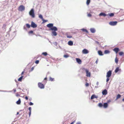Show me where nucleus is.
Returning <instances> with one entry per match:
<instances>
[{
  "label": "nucleus",
  "instance_id": "1",
  "mask_svg": "<svg viewBox=\"0 0 124 124\" xmlns=\"http://www.w3.org/2000/svg\"><path fill=\"white\" fill-rule=\"evenodd\" d=\"M51 30L52 31V36H55L57 35V34L56 31L57 30V28L56 27H54L53 28L51 29Z\"/></svg>",
  "mask_w": 124,
  "mask_h": 124
},
{
  "label": "nucleus",
  "instance_id": "2",
  "mask_svg": "<svg viewBox=\"0 0 124 124\" xmlns=\"http://www.w3.org/2000/svg\"><path fill=\"white\" fill-rule=\"evenodd\" d=\"M29 15L32 18H34L35 17V14L33 8L31 9L29 12Z\"/></svg>",
  "mask_w": 124,
  "mask_h": 124
},
{
  "label": "nucleus",
  "instance_id": "3",
  "mask_svg": "<svg viewBox=\"0 0 124 124\" xmlns=\"http://www.w3.org/2000/svg\"><path fill=\"white\" fill-rule=\"evenodd\" d=\"M25 9V7L23 5H21L18 7V10L19 11H23Z\"/></svg>",
  "mask_w": 124,
  "mask_h": 124
},
{
  "label": "nucleus",
  "instance_id": "4",
  "mask_svg": "<svg viewBox=\"0 0 124 124\" xmlns=\"http://www.w3.org/2000/svg\"><path fill=\"white\" fill-rule=\"evenodd\" d=\"M117 23V22L116 21H111L109 22V23L110 25L114 26L116 25Z\"/></svg>",
  "mask_w": 124,
  "mask_h": 124
},
{
  "label": "nucleus",
  "instance_id": "5",
  "mask_svg": "<svg viewBox=\"0 0 124 124\" xmlns=\"http://www.w3.org/2000/svg\"><path fill=\"white\" fill-rule=\"evenodd\" d=\"M38 87L40 89H44V86L43 84L40 82H39L38 83Z\"/></svg>",
  "mask_w": 124,
  "mask_h": 124
},
{
  "label": "nucleus",
  "instance_id": "6",
  "mask_svg": "<svg viewBox=\"0 0 124 124\" xmlns=\"http://www.w3.org/2000/svg\"><path fill=\"white\" fill-rule=\"evenodd\" d=\"M46 26L47 27L50 28V30H51V29L53 28L54 27H56L53 26V24L52 23H50L48 24Z\"/></svg>",
  "mask_w": 124,
  "mask_h": 124
},
{
  "label": "nucleus",
  "instance_id": "7",
  "mask_svg": "<svg viewBox=\"0 0 124 124\" xmlns=\"http://www.w3.org/2000/svg\"><path fill=\"white\" fill-rule=\"evenodd\" d=\"M112 74V71L111 70H109L107 72V75L106 76V77L110 78Z\"/></svg>",
  "mask_w": 124,
  "mask_h": 124
},
{
  "label": "nucleus",
  "instance_id": "8",
  "mask_svg": "<svg viewBox=\"0 0 124 124\" xmlns=\"http://www.w3.org/2000/svg\"><path fill=\"white\" fill-rule=\"evenodd\" d=\"M31 26L33 28H35L37 27V25L34 22L32 21L31 23Z\"/></svg>",
  "mask_w": 124,
  "mask_h": 124
},
{
  "label": "nucleus",
  "instance_id": "9",
  "mask_svg": "<svg viewBox=\"0 0 124 124\" xmlns=\"http://www.w3.org/2000/svg\"><path fill=\"white\" fill-rule=\"evenodd\" d=\"M121 69L119 67H117L116 68L115 71V73H117L118 72H121Z\"/></svg>",
  "mask_w": 124,
  "mask_h": 124
},
{
  "label": "nucleus",
  "instance_id": "10",
  "mask_svg": "<svg viewBox=\"0 0 124 124\" xmlns=\"http://www.w3.org/2000/svg\"><path fill=\"white\" fill-rule=\"evenodd\" d=\"M88 50L85 49H84L82 51V53L83 54H86L89 53Z\"/></svg>",
  "mask_w": 124,
  "mask_h": 124
},
{
  "label": "nucleus",
  "instance_id": "11",
  "mask_svg": "<svg viewBox=\"0 0 124 124\" xmlns=\"http://www.w3.org/2000/svg\"><path fill=\"white\" fill-rule=\"evenodd\" d=\"M99 16H103L105 17L107 16V14L103 12H102L99 14Z\"/></svg>",
  "mask_w": 124,
  "mask_h": 124
},
{
  "label": "nucleus",
  "instance_id": "12",
  "mask_svg": "<svg viewBox=\"0 0 124 124\" xmlns=\"http://www.w3.org/2000/svg\"><path fill=\"white\" fill-rule=\"evenodd\" d=\"M90 31L92 33H95L96 31L95 29L94 28H91L90 29Z\"/></svg>",
  "mask_w": 124,
  "mask_h": 124
},
{
  "label": "nucleus",
  "instance_id": "13",
  "mask_svg": "<svg viewBox=\"0 0 124 124\" xmlns=\"http://www.w3.org/2000/svg\"><path fill=\"white\" fill-rule=\"evenodd\" d=\"M76 59L77 62L79 64H81L82 61L79 58H76Z\"/></svg>",
  "mask_w": 124,
  "mask_h": 124
},
{
  "label": "nucleus",
  "instance_id": "14",
  "mask_svg": "<svg viewBox=\"0 0 124 124\" xmlns=\"http://www.w3.org/2000/svg\"><path fill=\"white\" fill-rule=\"evenodd\" d=\"M102 94L103 95H106L107 93V91L106 89H105L102 92Z\"/></svg>",
  "mask_w": 124,
  "mask_h": 124
},
{
  "label": "nucleus",
  "instance_id": "15",
  "mask_svg": "<svg viewBox=\"0 0 124 124\" xmlns=\"http://www.w3.org/2000/svg\"><path fill=\"white\" fill-rule=\"evenodd\" d=\"M98 97V96H96L94 94L91 97V100H93L94 98H97Z\"/></svg>",
  "mask_w": 124,
  "mask_h": 124
},
{
  "label": "nucleus",
  "instance_id": "16",
  "mask_svg": "<svg viewBox=\"0 0 124 124\" xmlns=\"http://www.w3.org/2000/svg\"><path fill=\"white\" fill-rule=\"evenodd\" d=\"M114 13H109L107 15V16L108 17L109 16L110 17H112L114 16Z\"/></svg>",
  "mask_w": 124,
  "mask_h": 124
},
{
  "label": "nucleus",
  "instance_id": "17",
  "mask_svg": "<svg viewBox=\"0 0 124 124\" xmlns=\"http://www.w3.org/2000/svg\"><path fill=\"white\" fill-rule=\"evenodd\" d=\"M86 76L87 77H90L91 76V73L90 72H89V70H88L86 72Z\"/></svg>",
  "mask_w": 124,
  "mask_h": 124
},
{
  "label": "nucleus",
  "instance_id": "18",
  "mask_svg": "<svg viewBox=\"0 0 124 124\" xmlns=\"http://www.w3.org/2000/svg\"><path fill=\"white\" fill-rule=\"evenodd\" d=\"M113 51H114L116 53H117L119 50V48L117 47L113 49Z\"/></svg>",
  "mask_w": 124,
  "mask_h": 124
},
{
  "label": "nucleus",
  "instance_id": "19",
  "mask_svg": "<svg viewBox=\"0 0 124 124\" xmlns=\"http://www.w3.org/2000/svg\"><path fill=\"white\" fill-rule=\"evenodd\" d=\"M68 45L70 46H72L73 45V42L71 41H70L68 42Z\"/></svg>",
  "mask_w": 124,
  "mask_h": 124
},
{
  "label": "nucleus",
  "instance_id": "20",
  "mask_svg": "<svg viewBox=\"0 0 124 124\" xmlns=\"http://www.w3.org/2000/svg\"><path fill=\"white\" fill-rule=\"evenodd\" d=\"M98 53L99 55L100 56H102L103 55L102 52L101 50H99L98 51Z\"/></svg>",
  "mask_w": 124,
  "mask_h": 124
},
{
  "label": "nucleus",
  "instance_id": "21",
  "mask_svg": "<svg viewBox=\"0 0 124 124\" xmlns=\"http://www.w3.org/2000/svg\"><path fill=\"white\" fill-rule=\"evenodd\" d=\"M82 69L83 72H87L88 70L87 69L84 68H82Z\"/></svg>",
  "mask_w": 124,
  "mask_h": 124
},
{
  "label": "nucleus",
  "instance_id": "22",
  "mask_svg": "<svg viewBox=\"0 0 124 124\" xmlns=\"http://www.w3.org/2000/svg\"><path fill=\"white\" fill-rule=\"evenodd\" d=\"M103 107L104 108H107L108 106V104L107 103H104L103 104Z\"/></svg>",
  "mask_w": 124,
  "mask_h": 124
},
{
  "label": "nucleus",
  "instance_id": "23",
  "mask_svg": "<svg viewBox=\"0 0 124 124\" xmlns=\"http://www.w3.org/2000/svg\"><path fill=\"white\" fill-rule=\"evenodd\" d=\"M21 103V99L20 98H19L18 100L16 102V103L17 104L19 105Z\"/></svg>",
  "mask_w": 124,
  "mask_h": 124
},
{
  "label": "nucleus",
  "instance_id": "24",
  "mask_svg": "<svg viewBox=\"0 0 124 124\" xmlns=\"http://www.w3.org/2000/svg\"><path fill=\"white\" fill-rule=\"evenodd\" d=\"M121 95H120V94H118L115 100L116 101V100L120 98V97H121Z\"/></svg>",
  "mask_w": 124,
  "mask_h": 124
},
{
  "label": "nucleus",
  "instance_id": "25",
  "mask_svg": "<svg viewBox=\"0 0 124 124\" xmlns=\"http://www.w3.org/2000/svg\"><path fill=\"white\" fill-rule=\"evenodd\" d=\"M12 91H6V90H0V92H12Z\"/></svg>",
  "mask_w": 124,
  "mask_h": 124
},
{
  "label": "nucleus",
  "instance_id": "26",
  "mask_svg": "<svg viewBox=\"0 0 124 124\" xmlns=\"http://www.w3.org/2000/svg\"><path fill=\"white\" fill-rule=\"evenodd\" d=\"M109 51L108 50H106L104 51V53L105 54H107L110 53Z\"/></svg>",
  "mask_w": 124,
  "mask_h": 124
},
{
  "label": "nucleus",
  "instance_id": "27",
  "mask_svg": "<svg viewBox=\"0 0 124 124\" xmlns=\"http://www.w3.org/2000/svg\"><path fill=\"white\" fill-rule=\"evenodd\" d=\"M49 81H54V78H52L51 77H50L49 78Z\"/></svg>",
  "mask_w": 124,
  "mask_h": 124
},
{
  "label": "nucleus",
  "instance_id": "28",
  "mask_svg": "<svg viewBox=\"0 0 124 124\" xmlns=\"http://www.w3.org/2000/svg\"><path fill=\"white\" fill-rule=\"evenodd\" d=\"M81 30L83 31H84L86 32L87 33H88V31L86 29H85L84 28L82 29H81Z\"/></svg>",
  "mask_w": 124,
  "mask_h": 124
},
{
  "label": "nucleus",
  "instance_id": "29",
  "mask_svg": "<svg viewBox=\"0 0 124 124\" xmlns=\"http://www.w3.org/2000/svg\"><path fill=\"white\" fill-rule=\"evenodd\" d=\"M23 76H22L21 77L18 79V81H22V80L23 78Z\"/></svg>",
  "mask_w": 124,
  "mask_h": 124
},
{
  "label": "nucleus",
  "instance_id": "30",
  "mask_svg": "<svg viewBox=\"0 0 124 124\" xmlns=\"http://www.w3.org/2000/svg\"><path fill=\"white\" fill-rule=\"evenodd\" d=\"M39 17L42 20L43 19V16L41 14H40L39 15Z\"/></svg>",
  "mask_w": 124,
  "mask_h": 124
},
{
  "label": "nucleus",
  "instance_id": "31",
  "mask_svg": "<svg viewBox=\"0 0 124 124\" xmlns=\"http://www.w3.org/2000/svg\"><path fill=\"white\" fill-rule=\"evenodd\" d=\"M42 54L45 56H46L48 54L46 52H43L42 53Z\"/></svg>",
  "mask_w": 124,
  "mask_h": 124
},
{
  "label": "nucleus",
  "instance_id": "32",
  "mask_svg": "<svg viewBox=\"0 0 124 124\" xmlns=\"http://www.w3.org/2000/svg\"><path fill=\"white\" fill-rule=\"evenodd\" d=\"M90 2V0H87L86 1V4L87 5L89 4Z\"/></svg>",
  "mask_w": 124,
  "mask_h": 124
},
{
  "label": "nucleus",
  "instance_id": "33",
  "mask_svg": "<svg viewBox=\"0 0 124 124\" xmlns=\"http://www.w3.org/2000/svg\"><path fill=\"white\" fill-rule=\"evenodd\" d=\"M26 26L28 28H29L30 27V25L28 23L26 24Z\"/></svg>",
  "mask_w": 124,
  "mask_h": 124
},
{
  "label": "nucleus",
  "instance_id": "34",
  "mask_svg": "<svg viewBox=\"0 0 124 124\" xmlns=\"http://www.w3.org/2000/svg\"><path fill=\"white\" fill-rule=\"evenodd\" d=\"M98 105L99 107H102V106H103V105L102 103H100Z\"/></svg>",
  "mask_w": 124,
  "mask_h": 124
},
{
  "label": "nucleus",
  "instance_id": "35",
  "mask_svg": "<svg viewBox=\"0 0 124 124\" xmlns=\"http://www.w3.org/2000/svg\"><path fill=\"white\" fill-rule=\"evenodd\" d=\"M118 60L117 59V57H116L115 59V62L117 63H118Z\"/></svg>",
  "mask_w": 124,
  "mask_h": 124
},
{
  "label": "nucleus",
  "instance_id": "36",
  "mask_svg": "<svg viewBox=\"0 0 124 124\" xmlns=\"http://www.w3.org/2000/svg\"><path fill=\"white\" fill-rule=\"evenodd\" d=\"M124 54V53L122 52H120L119 53V54L120 56Z\"/></svg>",
  "mask_w": 124,
  "mask_h": 124
},
{
  "label": "nucleus",
  "instance_id": "37",
  "mask_svg": "<svg viewBox=\"0 0 124 124\" xmlns=\"http://www.w3.org/2000/svg\"><path fill=\"white\" fill-rule=\"evenodd\" d=\"M47 78L46 77L44 79V80H45L44 81H43V82H44V83L45 84H46V82H47Z\"/></svg>",
  "mask_w": 124,
  "mask_h": 124
},
{
  "label": "nucleus",
  "instance_id": "38",
  "mask_svg": "<svg viewBox=\"0 0 124 124\" xmlns=\"http://www.w3.org/2000/svg\"><path fill=\"white\" fill-rule=\"evenodd\" d=\"M63 57H64L66 58H67L68 57H69V56L68 55L65 54V55H64Z\"/></svg>",
  "mask_w": 124,
  "mask_h": 124
},
{
  "label": "nucleus",
  "instance_id": "39",
  "mask_svg": "<svg viewBox=\"0 0 124 124\" xmlns=\"http://www.w3.org/2000/svg\"><path fill=\"white\" fill-rule=\"evenodd\" d=\"M43 21V23H45L47 21V20H45L43 19L42 20Z\"/></svg>",
  "mask_w": 124,
  "mask_h": 124
},
{
  "label": "nucleus",
  "instance_id": "40",
  "mask_svg": "<svg viewBox=\"0 0 124 124\" xmlns=\"http://www.w3.org/2000/svg\"><path fill=\"white\" fill-rule=\"evenodd\" d=\"M33 31L32 30L31 31L28 32V34H32L33 33Z\"/></svg>",
  "mask_w": 124,
  "mask_h": 124
},
{
  "label": "nucleus",
  "instance_id": "41",
  "mask_svg": "<svg viewBox=\"0 0 124 124\" xmlns=\"http://www.w3.org/2000/svg\"><path fill=\"white\" fill-rule=\"evenodd\" d=\"M67 38H70L72 37V36L70 35H67Z\"/></svg>",
  "mask_w": 124,
  "mask_h": 124
},
{
  "label": "nucleus",
  "instance_id": "42",
  "mask_svg": "<svg viewBox=\"0 0 124 124\" xmlns=\"http://www.w3.org/2000/svg\"><path fill=\"white\" fill-rule=\"evenodd\" d=\"M92 16V15L90 13H89L87 14V16L88 17H91Z\"/></svg>",
  "mask_w": 124,
  "mask_h": 124
},
{
  "label": "nucleus",
  "instance_id": "43",
  "mask_svg": "<svg viewBox=\"0 0 124 124\" xmlns=\"http://www.w3.org/2000/svg\"><path fill=\"white\" fill-rule=\"evenodd\" d=\"M76 124H82V123L81 122L78 121L76 123Z\"/></svg>",
  "mask_w": 124,
  "mask_h": 124
},
{
  "label": "nucleus",
  "instance_id": "44",
  "mask_svg": "<svg viewBox=\"0 0 124 124\" xmlns=\"http://www.w3.org/2000/svg\"><path fill=\"white\" fill-rule=\"evenodd\" d=\"M29 105H33V103L32 102H30L29 103Z\"/></svg>",
  "mask_w": 124,
  "mask_h": 124
},
{
  "label": "nucleus",
  "instance_id": "45",
  "mask_svg": "<svg viewBox=\"0 0 124 124\" xmlns=\"http://www.w3.org/2000/svg\"><path fill=\"white\" fill-rule=\"evenodd\" d=\"M107 79H106V82H108L109 80V78H108V77H107Z\"/></svg>",
  "mask_w": 124,
  "mask_h": 124
},
{
  "label": "nucleus",
  "instance_id": "46",
  "mask_svg": "<svg viewBox=\"0 0 124 124\" xmlns=\"http://www.w3.org/2000/svg\"><path fill=\"white\" fill-rule=\"evenodd\" d=\"M39 60H37L35 61V63L37 64H38L39 63Z\"/></svg>",
  "mask_w": 124,
  "mask_h": 124
},
{
  "label": "nucleus",
  "instance_id": "47",
  "mask_svg": "<svg viewBox=\"0 0 124 124\" xmlns=\"http://www.w3.org/2000/svg\"><path fill=\"white\" fill-rule=\"evenodd\" d=\"M31 107H29L28 108V110L29 111V112H31Z\"/></svg>",
  "mask_w": 124,
  "mask_h": 124
},
{
  "label": "nucleus",
  "instance_id": "48",
  "mask_svg": "<svg viewBox=\"0 0 124 124\" xmlns=\"http://www.w3.org/2000/svg\"><path fill=\"white\" fill-rule=\"evenodd\" d=\"M34 67H32L31 68V70H30V72H31V71H32L33 70H34Z\"/></svg>",
  "mask_w": 124,
  "mask_h": 124
},
{
  "label": "nucleus",
  "instance_id": "49",
  "mask_svg": "<svg viewBox=\"0 0 124 124\" xmlns=\"http://www.w3.org/2000/svg\"><path fill=\"white\" fill-rule=\"evenodd\" d=\"M23 29L24 30H27V28H26V27L25 26H23Z\"/></svg>",
  "mask_w": 124,
  "mask_h": 124
},
{
  "label": "nucleus",
  "instance_id": "50",
  "mask_svg": "<svg viewBox=\"0 0 124 124\" xmlns=\"http://www.w3.org/2000/svg\"><path fill=\"white\" fill-rule=\"evenodd\" d=\"M89 84L88 83H86V84H85V86H89Z\"/></svg>",
  "mask_w": 124,
  "mask_h": 124
},
{
  "label": "nucleus",
  "instance_id": "51",
  "mask_svg": "<svg viewBox=\"0 0 124 124\" xmlns=\"http://www.w3.org/2000/svg\"><path fill=\"white\" fill-rule=\"evenodd\" d=\"M56 46L57 45V43L56 42H55L53 43Z\"/></svg>",
  "mask_w": 124,
  "mask_h": 124
},
{
  "label": "nucleus",
  "instance_id": "52",
  "mask_svg": "<svg viewBox=\"0 0 124 124\" xmlns=\"http://www.w3.org/2000/svg\"><path fill=\"white\" fill-rule=\"evenodd\" d=\"M95 43H96L97 44H98L99 45V43L98 41H95Z\"/></svg>",
  "mask_w": 124,
  "mask_h": 124
},
{
  "label": "nucleus",
  "instance_id": "53",
  "mask_svg": "<svg viewBox=\"0 0 124 124\" xmlns=\"http://www.w3.org/2000/svg\"><path fill=\"white\" fill-rule=\"evenodd\" d=\"M111 101V100H108L107 101V103H109Z\"/></svg>",
  "mask_w": 124,
  "mask_h": 124
},
{
  "label": "nucleus",
  "instance_id": "54",
  "mask_svg": "<svg viewBox=\"0 0 124 124\" xmlns=\"http://www.w3.org/2000/svg\"><path fill=\"white\" fill-rule=\"evenodd\" d=\"M31 112L30 111L29 112V117H30V116L31 114Z\"/></svg>",
  "mask_w": 124,
  "mask_h": 124
},
{
  "label": "nucleus",
  "instance_id": "55",
  "mask_svg": "<svg viewBox=\"0 0 124 124\" xmlns=\"http://www.w3.org/2000/svg\"><path fill=\"white\" fill-rule=\"evenodd\" d=\"M6 25L5 24H4L3 25V28H5V27H6Z\"/></svg>",
  "mask_w": 124,
  "mask_h": 124
},
{
  "label": "nucleus",
  "instance_id": "56",
  "mask_svg": "<svg viewBox=\"0 0 124 124\" xmlns=\"http://www.w3.org/2000/svg\"><path fill=\"white\" fill-rule=\"evenodd\" d=\"M25 98L26 100H28V98L27 96L25 97Z\"/></svg>",
  "mask_w": 124,
  "mask_h": 124
},
{
  "label": "nucleus",
  "instance_id": "57",
  "mask_svg": "<svg viewBox=\"0 0 124 124\" xmlns=\"http://www.w3.org/2000/svg\"><path fill=\"white\" fill-rule=\"evenodd\" d=\"M24 71H23L21 73V75H22L24 73Z\"/></svg>",
  "mask_w": 124,
  "mask_h": 124
},
{
  "label": "nucleus",
  "instance_id": "58",
  "mask_svg": "<svg viewBox=\"0 0 124 124\" xmlns=\"http://www.w3.org/2000/svg\"><path fill=\"white\" fill-rule=\"evenodd\" d=\"M20 95L18 94H16V96H17V97H18V96H19Z\"/></svg>",
  "mask_w": 124,
  "mask_h": 124
},
{
  "label": "nucleus",
  "instance_id": "59",
  "mask_svg": "<svg viewBox=\"0 0 124 124\" xmlns=\"http://www.w3.org/2000/svg\"><path fill=\"white\" fill-rule=\"evenodd\" d=\"M13 90L14 93H15L16 91V90L15 89H14Z\"/></svg>",
  "mask_w": 124,
  "mask_h": 124
},
{
  "label": "nucleus",
  "instance_id": "60",
  "mask_svg": "<svg viewBox=\"0 0 124 124\" xmlns=\"http://www.w3.org/2000/svg\"><path fill=\"white\" fill-rule=\"evenodd\" d=\"M98 59H97V60H96V62H95V63L96 64H97L98 63Z\"/></svg>",
  "mask_w": 124,
  "mask_h": 124
},
{
  "label": "nucleus",
  "instance_id": "61",
  "mask_svg": "<svg viewBox=\"0 0 124 124\" xmlns=\"http://www.w3.org/2000/svg\"><path fill=\"white\" fill-rule=\"evenodd\" d=\"M74 121L72 122L70 124H73L74 123Z\"/></svg>",
  "mask_w": 124,
  "mask_h": 124
},
{
  "label": "nucleus",
  "instance_id": "62",
  "mask_svg": "<svg viewBox=\"0 0 124 124\" xmlns=\"http://www.w3.org/2000/svg\"><path fill=\"white\" fill-rule=\"evenodd\" d=\"M99 84V83L98 82H97V83H96V85H98Z\"/></svg>",
  "mask_w": 124,
  "mask_h": 124
},
{
  "label": "nucleus",
  "instance_id": "63",
  "mask_svg": "<svg viewBox=\"0 0 124 124\" xmlns=\"http://www.w3.org/2000/svg\"><path fill=\"white\" fill-rule=\"evenodd\" d=\"M98 87V86H95V88H97Z\"/></svg>",
  "mask_w": 124,
  "mask_h": 124
},
{
  "label": "nucleus",
  "instance_id": "64",
  "mask_svg": "<svg viewBox=\"0 0 124 124\" xmlns=\"http://www.w3.org/2000/svg\"><path fill=\"white\" fill-rule=\"evenodd\" d=\"M122 101H124V98L122 99Z\"/></svg>",
  "mask_w": 124,
  "mask_h": 124
}]
</instances>
